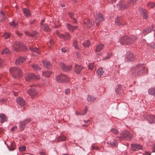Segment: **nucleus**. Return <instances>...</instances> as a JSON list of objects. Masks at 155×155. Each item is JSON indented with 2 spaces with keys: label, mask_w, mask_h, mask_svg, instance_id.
I'll use <instances>...</instances> for the list:
<instances>
[{
  "label": "nucleus",
  "mask_w": 155,
  "mask_h": 155,
  "mask_svg": "<svg viewBox=\"0 0 155 155\" xmlns=\"http://www.w3.org/2000/svg\"><path fill=\"white\" fill-rule=\"evenodd\" d=\"M9 71L12 77L15 79H17L22 75L21 70L18 67H13L10 68Z\"/></svg>",
  "instance_id": "nucleus-1"
},
{
  "label": "nucleus",
  "mask_w": 155,
  "mask_h": 155,
  "mask_svg": "<svg viewBox=\"0 0 155 155\" xmlns=\"http://www.w3.org/2000/svg\"><path fill=\"white\" fill-rule=\"evenodd\" d=\"M120 43L122 45H130L134 42V41L130 38L127 36H122L119 40Z\"/></svg>",
  "instance_id": "nucleus-2"
},
{
  "label": "nucleus",
  "mask_w": 155,
  "mask_h": 155,
  "mask_svg": "<svg viewBox=\"0 0 155 155\" xmlns=\"http://www.w3.org/2000/svg\"><path fill=\"white\" fill-rule=\"evenodd\" d=\"M132 136L130 132L127 130H126L123 132L120 133L119 136L117 137L119 138L120 140H130L132 138Z\"/></svg>",
  "instance_id": "nucleus-3"
},
{
  "label": "nucleus",
  "mask_w": 155,
  "mask_h": 155,
  "mask_svg": "<svg viewBox=\"0 0 155 155\" xmlns=\"http://www.w3.org/2000/svg\"><path fill=\"white\" fill-rule=\"evenodd\" d=\"M12 48L15 51H18L25 49L26 47L21 42L17 41L15 42L14 45L12 47Z\"/></svg>",
  "instance_id": "nucleus-4"
},
{
  "label": "nucleus",
  "mask_w": 155,
  "mask_h": 155,
  "mask_svg": "<svg viewBox=\"0 0 155 155\" xmlns=\"http://www.w3.org/2000/svg\"><path fill=\"white\" fill-rule=\"evenodd\" d=\"M137 73L138 75L144 74L147 72V70L144 65L142 64H140L137 66Z\"/></svg>",
  "instance_id": "nucleus-5"
},
{
  "label": "nucleus",
  "mask_w": 155,
  "mask_h": 155,
  "mask_svg": "<svg viewBox=\"0 0 155 155\" xmlns=\"http://www.w3.org/2000/svg\"><path fill=\"white\" fill-rule=\"evenodd\" d=\"M56 80L57 81L60 82H67L68 81V79L67 76L64 74H60L57 76Z\"/></svg>",
  "instance_id": "nucleus-6"
},
{
  "label": "nucleus",
  "mask_w": 155,
  "mask_h": 155,
  "mask_svg": "<svg viewBox=\"0 0 155 155\" xmlns=\"http://www.w3.org/2000/svg\"><path fill=\"white\" fill-rule=\"evenodd\" d=\"M39 78V76L35 75L34 74H27L25 77L26 81H30L35 79H38Z\"/></svg>",
  "instance_id": "nucleus-7"
},
{
  "label": "nucleus",
  "mask_w": 155,
  "mask_h": 155,
  "mask_svg": "<svg viewBox=\"0 0 155 155\" xmlns=\"http://www.w3.org/2000/svg\"><path fill=\"white\" fill-rule=\"evenodd\" d=\"M31 121V120L29 118H27L24 120L19 122V127L20 130L23 131L24 129L25 125L27 123H28Z\"/></svg>",
  "instance_id": "nucleus-8"
},
{
  "label": "nucleus",
  "mask_w": 155,
  "mask_h": 155,
  "mask_svg": "<svg viewBox=\"0 0 155 155\" xmlns=\"http://www.w3.org/2000/svg\"><path fill=\"white\" fill-rule=\"evenodd\" d=\"M59 65L62 71H64L68 72L71 70L72 68L71 65L67 66L62 62L60 63Z\"/></svg>",
  "instance_id": "nucleus-9"
},
{
  "label": "nucleus",
  "mask_w": 155,
  "mask_h": 155,
  "mask_svg": "<svg viewBox=\"0 0 155 155\" xmlns=\"http://www.w3.org/2000/svg\"><path fill=\"white\" fill-rule=\"evenodd\" d=\"M125 59L127 61H134L135 58L132 53L130 51L127 52L126 55Z\"/></svg>",
  "instance_id": "nucleus-10"
},
{
  "label": "nucleus",
  "mask_w": 155,
  "mask_h": 155,
  "mask_svg": "<svg viewBox=\"0 0 155 155\" xmlns=\"http://www.w3.org/2000/svg\"><path fill=\"white\" fill-rule=\"evenodd\" d=\"M96 15L95 23L96 25H98L99 24V22L104 20V18L103 15L101 13L96 14Z\"/></svg>",
  "instance_id": "nucleus-11"
},
{
  "label": "nucleus",
  "mask_w": 155,
  "mask_h": 155,
  "mask_svg": "<svg viewBox=\"0 0 155 155\" xmlns=\"http://www.w3.org/2000/svg\"><path fill=\"white\" fill-rule=\"evenodd\" d=\"M16 102L21 107H25L26 106L25 101L21 97H18L16 99Z\"/></svg>",
  "instance_id": "nucleus-12"
},
{
  "label": "nucleus",
  "mask_w": 155,
  "mask_h": 155,
  "mask_svg": "<svg viewBox=\"0 0 155 155\" xmlns=\"http://www.w3.org/2000/svg\"><path fill=\"white\" fill-rule=\"evenodd\" d=\"M84 24L86 25L87 27L90 28L94 25V20L92 19L90 20L86 19L84 20Z\"/></svg>",
  "instance_id": "nucleus-13"
},
{
  "label": "nucleus",
  "mask_w": 155,
  "mask_h": 155,
  "mask_svg": "<svg viewBox=\"0 0 155 155\" xmlns=\"http://www.w3.org/2000/svg\"><path fill=\"white\" fill-rule=\"evenodd\" d=\"M28 93L32 98L36 96L38 94L37 91L33 88L29 89L28 91Z\"/></svg>",
  "instance_id": "nucleus-14"
},
{
  "label": "nucleus",
  "mask_w": 155,
  "mask_h": 155,
  "mask_svg": "<svg viewBox=\"0 0 155 155\" xmlns=\"http://www.w3.org/2000/svg\"><path fill=\"white\" fill-rule=\"evenodd\" d=\"M107 144L108 145L107 147H115L117 146V141L114 139H112L110 141H108Z\"/></svg>",
  "instance_id": "nucleus-15"
},
{
  "label": "nucleus",
  "mask_w": 155,
  "mask_h": 155,
  "mask_svg": "<svg viewBox=\"0 0 155 155\" xmlns=\"http://www.w3.org/2000/svg\"><path fill=\"white\" fill-rule=\"evenodd\" d=\"M83 69V67L81 66L78 64H75V65L74 70V71L77 74H80Z\"/></svg>",
  "instance_id": "nucleus-16"
},
{
  "label": "nucleus",
  "mask_w": 155,
  "mask_h": 155,
  "mask_svg": "<svg viewBox=\"0 0 155 155\" xmlns=\"http://www.w3.org/2000/svg\"><path fill=\"white\" fill-rule=\"evenodd\" d=\"M25 60V58L24 57H19L16 61V65H20Z\"/></svg>",
  "instance_id": "nucleus-17"
},
{
  "label": "nucleus",
  "mask_w": 155,
  "mask_h": 155,
  "mask_svg": "<svg viewBox=\"0 0 155 155\" xmlns=\"http://www.w3.org/2000/svg\"><path fill=\"white\" fill-rule=\"evenodd\" d=\"M66 26L67 29L71 32H73L75 29L78 28L77 26H73L68 24H67Z\"/></svg>",
  "instance_id": "nucleus-18"
},
{
  "label": "nucleus",
  "mask_w": 155,
  "mask_h": 155,
  "mask_svg": "<svg viewBox=\"0 0 155 155\" xmlns=\"http://www.w3.org/2000/svg\"><path fill=\"white\" fill-rule=\"evenodd\" d=\"M117 6L121 9H124L127 8V6L126 5L125 3L122 1H120L118 3Z\"/></svg>",
  "instance_id": "nucleus-19"
},
{
  "label": "nucleus",
  "mask_w": 155,
  "mask_h": 155,
  "mask_svg": "<svg viewBox=\"0 0 155 155\" xmlns=\"http://www.w3.org/2000/svg\"><path fill=\"white\" fill-rule=\"evenodd\" d=\"M70 38V35L69 33H66L64 35L61 34L60 38L63 39L66 41L69 40Z\"/></svg>",
  "instance_id": "nucleus-20"
},
{
  "label": "nucleus",
  "mask_w": 155,
  "mask_h": 155,
  "mask_svg": "<svg viewBox=\"0 0 155 155\" xmlns=\"http://www.w3.org/2000/svg\"><path fill=\"white\" fill-rule=\"evenodd\" d=\"M140 12L143 16V18L145 19H147L148 18V16L147 15V12L146 10L140 8L139 10Z\"/></svg>",
  "instance_id": "nucleus-21"
},
{
  "label": "nucleus",
  "mask_w": 155,
  "mask_h": 155,
  "mask_svg": "<svg viewBox=\"0 0 155 155\" xmlns=\"http://www.w3.org/2000/svg\"><path fill=\"white\" fill-rule=\"evenodd\" d=\"M155 119V117L153 115H149L147 116V120L150 123H153Z\"/></svg>",
  "instance_id": "nucleus-22"
},
{
  "label": "nucleus",
  "mask_w": 155,
  "mask_h": 155,
  "mask_svg": "<svg viewBox=\"0 0 155 155\" xmlns=\"http://www.w3.org/2000/svg\"><path fill=\"white\" fill-rule=\"evenodd\" d=\"M44 66L48 69H49L51 68L52 64L49 61H42Z\"/></svg>",
  "instance_id": "nucleus-23"
},
{
  "label": "nucleus",
  "mask_w": 155,
  "mask_h": 155,
  "mask_svg": "<svg viewBox=\"0 0 155 155\" xmlns=\"http://www.w3.org/2000/svg\"><path fill=\"white\" fill-rule=\"evenodd\" d=\"M23 12L25 16L29 17L31 15V12L30 10L26 8H23Z\"/></svg>",
  "instance_id": "nucleus-24"
},
{
  "label": "nucleus",
  "mask_w": 155,
  "mask_h": 155,
  "mask_svg": "<svg viewBox=\"0 0 155 155\" xmlns=\"http://www.w3.org/2000/svg\"><path fill=\"white\" fill-rule=\"evenodd\" d=\"M153 26H151L150 27L148 28H146L143 31V33L145 35L147 34L150 32H151V31L153 30Z\"/></svg>",
  "instance_id": "nucleus-25"
},
{
  "label": "nucleus",
  "mask_w": 155,
  "mask_h": 155,
  "mask_svg": "<svg viewBox=\"0 0 155 155\" xmlns=\"http://www.w3.org/2000/svg\"><path fill=\"white\" fill-rule=\"evenodd\" d=\"M29 49L31 51L35 52L37 54H39L40 53V51L38 48L30 47Z\"/></svg>",
  "instance_id": "nucleus-26"
},
{
  "label": "nucleus",
  "mask_w": 155,
  "mask_h": 155,
  "mask_svg": "<svg viewBox=\"0 0 155 155\" xmlns=\"http://www.w3.org/2000/svg\"><path fill=\"white\" fill-rule=\"evenodd\" d=\"M104 44H100L98 45L96 47V52H99L101 50L104 48Z\"/></svg>",
  "instance_id": "nucleus-27"
},
{
  "label": "nucleus",
  "mask_w": 155,
  "mask_h": 155,
  "mask_svg": "<svg viewBox=\"0 0 155 155\" xmlns=\"http://www.w3.org/2000/svg\"><path fill=\"white\" fill-rule=\"evenodd\" d=\"M41 26L43 30L46 32H48L50 31L51 29L48 27V25L45 24L44 25H42Z\"/></svg>",
  "instance_id": "nucleus-28"
},
{
  "label": "nucleus",
  "mask_w": 155,
  "mask_h": 155,
  "mask_svg": "<svg viewBox=\"0 0 155 155\" xmlns=\"http://www.w3.org/2000/svg\"><path fill=\"white\" fill-rule=\"evenodd\" d=\"M120 18L117 17L115 18V23L118 26H120L121 25H123V24L120 23Z\"/></svg>",
  "instance_id": "nucleus-29"
},
{
  "label": "nucleus",
  "mask_w": 155,
  "mask_h": 155,
  "mask_svg": "<svg viewBox=\"0 0 155 155\" xmlns=\"http://www.w3.org/2000/svg\"><path fill=\"white\" fill-rule=\"evenodd\" d=\"M0 118L2 119V120L1 121V123H3L5 121H6L7 120V118L5 116V114H0Z\"/></svg>",
  "instance_id": "nucleus-30"
},
{
  "label": "nucleus",
  "mask_w": 155,
  "mask_h": 155,
  "mask_svg": "<svg viewBox=\"0 0 155 155\" xmlns=\"http://www.w3.org/2000/svg\"><path fill=\"white\" fill-rule=\"evenodd\" d=\"M96 97L91 95H88L87 97V99L88 101H94L96 99Z\"/></svg>",
  "instance_id": "nucleus-31"
},
{
  "label": "nucleus",
  "mask_w": 155,
  "mask_h": 155,
  "mask_svg": "<svg viewBox=\"0 0 155 155\" xmlns=\"http://www.w3.org/2000/svg\"><path fill=\"white\" fill-rule=\"evenodd\" d=\"M148 92L150 94L155 96V88H151L148 90Z\"/></svg>",
  "instance_id": "nucleus-32"
},
{
  "label": "nucleus",
  "mask_w": 155,
  "mask_h": 155,
  "mask_svg": "<svg viewBox=\"0 0 155 155\" xmlns=\"http://www.w3.org/2000/svg\"><path fill=\"white\" fill-rule=\"evenodd\" d=\"M97 73L99 76H101L103 74L104 72V71L103 70V68L102 67H100L97 70Z\"/></svg>",
  "instance_id": "nucleus-33"
},
{
  "label": "nucleus",
  "mask_w": 155,
  "mask_h": 155,
  "mask_svg": "<svg viewBox=\"0 0 155 155\" xmlns=\"http://www.w3.org/2000/svg\"><path fill=\"white\" fill-rule=\"evenodd\" d=\"M69 15L70 17V18L73 19V22L74 23H76L77 22L76 21V18L75 17V15L74 14L71 12H69Z\"/></svg>",
  "instance_id": "nucleus-34"
},
{
  "label": "nucleus",
  "mask_w": 155,
  "mask_h": 155,
  "mask_svg": "<svg viewBox=\"0 0 155 155\" xmlns=\"http://www.w3.org/2000/svg\"><path fill=\"white\" fill-rule=\"evenodd\" d=\"M8 148L10 151H12L14 150L15 148V145L14 142H12L11 143L10 147H9L7 145Z\"/></svg>",
  "instance_id": "nucleus-35"
},
{
  "label": "nucleus",
  "mask_w": 155,
  "mask_h": 155,
  "mask_svg": "<svg viewBox=\"0 0 155 155\" xmlns=\"http://www.w3.org/2000/svg\"><path fill=\"white\" fill-rule=\"evenodd\" d=\"M31 66L35 70H40L41 69V68L39 67L37 64H31Z\"/></svg>",
  "instance_id": "nucleus-36"
},
{
  "label": "nucleus",
  "mask_w": 155,
  "mask_h": 155,
  "mask_svg": "<svg viewBox=\"0 0 155 155\" xmlns=\"http://www.w3.org/2000/svg\"><path fill=\"white\" fill-rule=\"evenodd\" d=\"M10 33L7 32H5L3 33L2 36L5 39H7L10 37Z\"/></svg>",
  "instance_id": "nucleus-37"
},
{
  "label": "nucleus",
  "mask_w": 155,
  "mask_h": 155,
  "mask_svg": "<svg viewBox=\"0 0 155 155\" xmlns=\"http://www.w3.org/2000/svg\"><path fill=\"white\" fill-rule=\"evenodd\" d=\"M52 74V72L50 71H47L45 72H44L43 74L47 78H49L50 75Z\"/></svg>",
  "instance_id": "nucleus-38"
},
{
  "label": "nucleus",
  "mask_w": 155,
  "mask_h": 155,
  "mask_svg": "<svg viewBox=\"0 0 155 155\" xmlns=\"http://www.w3.org/2000/svg\"><path fill=\"white\" fill-rule=\"evenodd\" d=\"M155 6V4L153 2H150L147 4V6L150 8H153Z\"/></svg>",
  "instance_id": "nucleus-39"
},
{
  "label": "nucleus",
  "mask_w": 155,
  "mask_h": 155,
  "mask_svg": "<svg viewBox=\"0 0 155 155\" xmlns=\"http://www.w3.org/2000/svg\"><path fill=\"white\" fill-rule=\"evenodd\" d=\"M121 85L118 84L116 87L115 89V92L116 94H118L119 91L121 90Z\"/></svg>",
  "instance_id": "nucleus-40"
},
{
  "label": "nucleus",
  "mask_w": 155,
  "mask_h": 155,
  "mask_svg": "<svg viewBox=\"0 0 155 155\" xmlns=\"http://www.w3.org/2000/svg\"><path fill=\"white\" fill-rule=\"evenodd\" d=\"M10 52L9 51V49L7 48H6L3 50L2 52V54H9Z\"/></svg>",
  "instance_id": "nucleus-41"
},
{
  "label": "nucleus",
  "mask_w": 155,
  "mask_h": 155,
  "mask_svg": "<svg viewBox=\"0 0 155 155\" xmlns=\"http://www.w3.org/2000/svg\"><path fill=\"white\" fill-rule=\"evenodd\" d=\"M66 138L64 136H61L59 137L58 138V141H64L65 140Z\"/></svg>",
  "instance_id": "nucleus-42"
},
{
  "label": "nucleus",
  "mask_w": 155,
  "mask_h": 155,
  "mask_svg": "<svg viewBox=\"0 0 155 155\" xmlns=\"http://www.w3.org/2000/svg\"><path fill=\"white\" fill-rule=\"evenodd\" d=\"M90 43L89 40H87L85 43H83V45L85 47H88L90 46Z\"/></svg>",
  "instance_id": "nucleus-43"
},
{
  "label": "nucleus",
  "mask_w": 155,
  "mask_h": 155,
  "mask_svg": "<svg viewBox=\"0 0 155 155\" xmlns=\"http://www.w3.org/2000/svg\"><path fill=\"white\" fill-rule=\"evenodd\" d=\"M87 106H86L85 107V109L84 111L82 112H81V113L80 114V115H85L87 112Z\"/></svg>",
  "instance_id": "nucleus-44"
},
{
  "label": "nucleus",
  "mask_w": 155,
  "mask_h": 155,
  "mask_svg": "<svg viewBox=\"0 0 155 155\" xmlns=\"http://www.w3.org/2000/svg\"><path fill=\"white\" fill-rule=\"evenodd\" d=\"M73 45L74 46V47L75 48L79 49H80V47L78 46L77 42L76 41H75L73 43Z\"/></svg>",
  "instance_id": "nucleus-45"
},
{
  "label": "nucleus",
  "mask_w": 155,
  "mask_h": 155,
  "mask_svg": "<svg viewBox=\"0 0 155 155\" xmlns=\"http://www.w3.org/2000/svg\"><path fill=\"white\" fill-rule=\"evenodd\" d=\"M130 70L131 71L132 74L133 75H135V72L136 71L135 67H133L131 68Z\"/></svg>",
  "instance_id": "nucleus-46"
},
{
  "label": "nucleus",
  "mask_w": 155,
  "mask_h": 155,
  "mask_svg": "<svg viewBox=\"0 0 155 155\" xmlns=\"http://www.w3.org/2000/svg\"><path fill=\"white\" fill-rule=\"evenodd\" d=\"M26 149V147L23 146L22 147H19V150L20 151H25Z\"/></svg>",
  "instance_id": "nucleus-47"
},
{
  "label": "nucleus",
  "mask_w": 155,
  "mask_h": 155,
  "mask_svg": "<svg viewBox=\"0 0 155 155\" xmlns=\"http://www.w3.org/2000/svg\"><path fill=\"white\" fill-rule=\"evenodd\" d=\"M110 131L115 134H117L118 133V131L117 129L115 128H112L111 129Z\"/></svg>",
  "instance_id": "nucleus-48"
},
{
  "label": "nucleus",
  "mask_w": 155,
  "mask_h": 155,
  "mask_svg": "<svg viewBox=\"0 0 155 155\" xmlns=\"http://www.w3.org/2000/svg\"><path fill=\"white\" fill-rule=\"evenodd\" d=\"M94 64L93 63L89 64L88 65V68L90 70H92L94 67Z\"/></svg>",
  "instance_id": "nucleus-49"
},
{
  "label": "nucleus",
  "mask_w": 155,
  "mask_h": 155,
  "mask_svg": "<svg viewBox=\"0 0 155 155\" xmlns=\"http://www.w3.org/2000/svg\"><path fill=\"white\" fill-rule=\"evenodd\" d=\"M0 13L2 15V17L3 18V19L1 20V21H2V20H5L6 18V15L2 11H0Z\"/></svg>",
  "instance_id": "nucleus-50"
},
{
  "label": "nucleus",
  "mask_w": 155,
  "mask_h": 155,
  "mask_svg": "<svg viewBox=\"0 0 155 155\" xmlns=\"http://www.w3.org/2000/svg\"><path fill=\"white\" fill-rule=\"evenodd\" d=\"M10 25L13 27H15L17 25V23H15L14 21H13L12 22H10Z\"/></svg>",
  "instance_id": "nucleus-51"
},
{
  "label": "nucleus",
  "mask_w": 155,
  "mask_h": 155,
  "mask_svg": "<svg viewBox=\"0 0 155 155\" xmlns=\"http://www.w3.org/2000/svg\"><path fill=\"white\" fill-rule=\"evenodd\" d=\"M112 54H111L108 53L107 55L103 59L107 60L110 58Z\"/></svg>",
  "instance_id": "nucleus-52"
},
{
  "label": "nucleus",
  "mask_w": 155,
  "mask_h": 155,
  "mask_svg": "<svg viewBox=\"0 0 155 155\" xmlns=\"http://www.w3.org/2000/svg\"><path fill=\"white\" fill-rule=\"evenodd\" d=\"M131 149L134 151L136 150V145L134 144L131 145Z\"/></svg>",
  "instance_id": "nucleus-53"
},
{
  "label": "nucleus",
  "mask_w": 155,
  "mask_h": 155,
  "mask_svg": "<svg viewBox=\"0 0 155 155\" xmlns=\"http://www.w3.org/2000/svg\"><path fill=\"white\" fill-rule=\"evenodd\" d=\"M143 149V147H142V146L139 145V144H137V145L136 144V150L137 149H138V150H142Z\"/></svg>",
  "instance_id": "nucleus-54"
},
{
  "label": "nucleus",
  "mask_w": 155,
  "mask_h": 155,
  "mask_svg": "<svg viewBox=\"0 0 155 155\" xmlns=\"http://www.w3.org/2000/svg\"><path fill=\"white\" fill-rule=\"evenodd\" d=\"M0 101L2 103H3L4 104H6V100L4 99H1Z\"/></svg>",
  "instance_id": "nucleus-55"
},
{
  "label": "nucleus",
  "mask_w": 155,
  "mask_h": 155,
  "mask_svg": "<svg viewBox=\"0 0 155 155\" xmlns=\"http://www.w3.org/2000/svg\"><path fill=\"white\" fill-rule=\"evenodd\" d=\"M149 46L151 48H155V44L152 43L150 44Z\"/></svg>",
  "instance_id": "nucleus-56"
},
{
  "label": "nucleus",
  "mask_w": 155,
  "mask_h": 155,
  "mask_svg": "<svg viewBox=\"0 0 155 155\" xmlns=\"http://www.w3.org/2000/svg\"><path fill=\"white\" fill-rule=\"evenodd\" d=\"M61 50L62 52H65L67 51V49L65 48H61Z\"/></svg>",
  "instance_id": "nucleus-57"
},
{
  "label": "nucleus",
  "mask_w": 155,
  "mask_h": 155,
  "mask_svg": "<svg viewBox=\"0 0 155 155\" xmlns=\"http://www.w3.org/2000/svg\"><path fill=\"white\" fill-rule=\"evenodd\" d=\"M70 89L69 88H68L66 89V91H65V94H67L69 93L70 92Z\"/></svg>",
  "instance_id": "nucleus-58"
},
{
  "label": "nucleus",
  "mask_w": 155,
  "mask_h": 155,
  "mask_svg": "<svg viewBox=\"0 0 155 155\" xmlns=\"http://www.w3.org/2000/svg\"><path fill=\"white\" fill-rule=\"evenodd\" d=\"M55 33L58 35L59 37L60 38V36H61V34H60L59 31L57 30L56 31H55Z\"/></svg>",
  "instance_id": "nucleus-59"
},
{
  "label": "nucleus",
  "mask_w": 155,
  "mask_h": 155,
  "mask_svg": "<svg viewBox=\"0 0 155 155\" xmlns=\"http://www.w3.org/2000/svg\"><path fill=\"white\" fill-rule=\"evenodd\" d=\"M92 148L93 149L98 150L99 149L98 147L96 146H93L92 147Z\"/></svg>",
  "instance_id": "nucleus-60"
},
{
  "label": "nucleus",
  "mask_w": 155,
  "mask_h": 155,
  "mask_svg": "<svg viewBox=\"0 0 155 155\" xmlns=\"http://www.w3.org/2000/svg\"><path fill=\"white\" fill-rule=\"evenodd\" d=\"M50 44L51 45L53 46L54 44V42L53 41V40L52 39H50L49 40V42Z\"/></svg>",
  "instance_id": "nucleus-61"
},
{
  "label": "nucleus",
  "mask_w": 155,
  "mask_h": 155,
  "mask_svg": "<svg viewBox=\"0 0 155 155\" xmlns=\"http://www.w3.org/2000/svg\"><path fill=\"white\" fill-rule=\"evenodd\" d=\"M15 33H16V34L18 36H22V34L21 33H19V32L18 31H16V32H15Z\"/></svg>",
  "instance_id": "nucleus-62"
},
{
  "label": "nucleus",
  "mask_w": 155,
  "mask_h": 155,
  "mask_svg": "<svg viewBox=\"0 0 155 155\" xmlns=\"http://www.w3.org/2000/svg\"><path fill=\"white\" fill-rule=\"evenodd\" d=\"M129 2L132 4H134L136 2V0H130Z\"/></svg>",
  "instance_id": "nucleus-63"
},
{
  "label": "nucleus",
  "mask_w": 155,
  "mask_h": 155,
  "mask_svg": "<svg viewBox=\"0 0 155 155\" xmlns=\"http://www.w3.org/2000/svg\"><path fill=\"white\" fill-rule=\"evenodd\" d=\"M28 36L30 37H35V35L34 34L32 33H29L28 35Z\"/></svg>",
  "instance_id": "nucleus-64"
}]
</instances>
